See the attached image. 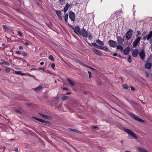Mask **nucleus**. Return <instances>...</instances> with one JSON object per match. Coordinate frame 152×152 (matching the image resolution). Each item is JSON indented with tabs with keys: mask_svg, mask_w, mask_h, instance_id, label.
<instances>
[{
	"mask_svg": "<svg viewBox=\"0 0 152 152\" xmlns=\"http://www.w3.org/2000/svg\"><path fill=\"white\" fill-rule=\"evenodd\" d=\"M137 149L140 152H148L145 149L142 148L140 147H137Z\"/></svg>",
	"mask_w": 152,
	"mask_h": 152,
	"instance_id": "19",
	"label": "nucleus"
},
{
	"mask_svg": "<svg viewBox=\"0 0 152 152\" xmlns=\"http://www.w3.org/2000/svg\"><path fill=\"white\" fill-rule=\"evenodd\" d=\"M15 151H16V152H17L18 151V148L17 147H15Z\"/></svg>",
	"mask_w": 152,
	"mask_h": 152,
	"instance_id": "54",
	"label": "nucleus"
},
{
	"mask_svg": "<svg viewBox=\"0 0 152 152\" xmlns=\"http://www.w3.org/2000/svg\"><path fill=\"white\" fill-rule=\"evenodd\" d=\"M140 101H141V103H142V104H145V103H144V102H143V101H142V100H140Z\"/></svg>",
	"mask_w": 152,
	"mask_h": 152,
	"instance_id": "64",
	"label": "nucleus"
},
{
	"mask_svg": "<svg viewBox=\"0 0 152 152\" xmlns=\"http://www.w3.org/2000/svg\"><path fill=\"white\" fill-rule=\"evenodd\" d=\"M88 73L89 75V78H91V73L90 71H88Z\"/></svg>",
	"mask_w": 152,
	"mask_h": 152,
	"instance_id": "40",
	"label": "nucleus"
},
{
	"mask_svg": "<svg viewBox=\"0 0 152 152\" xmlns=\"http://www.w3.org/2000/svg\"><path fill=\"white\" fill-rule=\"evenodd\" d=\"M76 61L77 62L79 63L82 64V65L83 64V63H82V62L80 61L78 59H77L76 60Z\"/></svg>",
	"mask_w": 152,
	"mask_h": 152,
	"instance_id": "41",
	"label": "nucleus"
},
{
	"mask_svg": "<svg viewBox=\"0 0 152 152\" xmlns=\"http://www.w3.org/2000/svg\"><path fill=\"white\" fill-rule=\"evenodd\" d=\"M4 64L6 65H7L8 66H9L10 65V64L7 62H4Z\"/></svg>",
	"mask_w": 152,
	"mask_h": 152,
	"instance_id": "47",
	"label": "nucleus"
},
{
	"mask_svg": "<svg viewBox=\"0 0 152 152\" xmlns=\"http://www.w3.org/2000/svg\"><path fill=\"white\" fill-rule=\"evenodd\" d=\"M40 64L41 65H42L44 64V62H42L40 63Z\"/></svg>",
	"mask_w": 152,
	"mask_h": 152,
	"instance_id": "58",
	"label": "nucleus"
},
{
	"mask_svg": "<svg viewBox=\"0 0 152 152\" xmlns=\"http://www.w3.org/2000/svg\"><path fill=\"white\" fill-rule=\"evenodd\" d=\"M139 55L142 60H144L145 57V50L143 49H142L141 52L139 53Z\"/></svg>",
	"mask_w": 152,
	"mask_h": 152,
	"instance_id": "8",
	"label": "nucleus"
},
{
	"mask_svg": "<svg viewBox=\"0 0 152 152\" xmlns=\"http://www.w3.org/2000/svg\"><path fill=\"white\" fill-rule=\"evenodd\" d=\"M18 33L19 34V35L21 37H22V35L21 32L20 31H18Z\"/></svg>",
	"mask_w": 152,
	"mask_h": 152,
	"instance_id": "44",
	"label": "nucleus"
},
{
	"mask_svg": "<svg viewBox=\"0 0 152 152\" xmlns=\"http://www.w3.org/2000/svg\"><path fill=\"white\" fill-rule=\"evenodd\" d=\"M67 80L69 84L72 86L74 85V82L70 79L69 78H67Z\"/></svg>",
	"mask_w": 152,
	"mask_h": 152,
	"instance_id": "20",
	"label": "nucleus"
},
{
	"mask_svg": "<svg viewBox=\"0 0 152 152\" xmlns=\"http://www.w3.org/2000/svg\"><path fill=\"white\" fill-rule=\"evenodd\" d=\"M22 55L24 56H27V54L25 52H23L22 53Z\"/></svg>",
	"mask_w": 152,
	"mask_h": 152,
	"instance_id": "45",
	"label": "nucleus"
},
{
	"mask_svg": "<svg viewBox=\"0 0 152 152\" xmlns=\"http://www.w3.org/2000/svg\"><path fill=\"white\" fill-rule=\"evenodd\" d=\"M15 53L18 54H21V52L20 51H15Z\"/></svg>",
	"mask_w": 152,
	"mask_h": 152,
	"instance_id": "50",
	"label": "nucleus"
},
{
	"mask_svg": "<svg viewBox=\"0 0 152 152\" xmlns=\"http://www.w3.org/2000/svg\"><path fill=\"white\" fill-rule=\"evenodd\" d=\"M38 114L42 117H43L45 118H48V115H46L44 114L41 113H39Z\"/></svg>",
	"mask_w": 152,
	"mask_h": 152,
	"instance_id": "24",
	"label": "nucleus"
},
{
	"mask_svg": "<svg viewBox=\"0 0 152 152\" xmlns=\"http://www.w3.org/2000/svg\"><path fill=\"white\" fill-rule=\"evenodd\" d=\"M69 6L70 5H69V4L68 3H67L66 5H65V6L64 9L63 11L64 13H65L67 11Z\"/></svg>",
	"mask_w": 152,
	"mask_h": 152,
	"instance_id": "16",
	"label": "nucleus"
},
{
	"mask_svg": "<svg viewBox=\"0 0 152 152\" xmlns=\"http://www.w3.org/2000/svg\"><path fill=\"white\" fill-rule=\"evenodd\" d=\"M68 18V14H66L65 15L64 19L66 22H67V20Z\"/></svg>",
	"mask_w": 152,
	"mask_h": 152,
	"instance_id": "26",
	"label": "nucleus"
},
{
	"mask_svg": "<svg viewBox=\"0 0 152 152\" xmlns=\"http://www.w3.org/2000/svg\"><path fill=\"white\" fill-rule=\"evenodd\" d=\"M117 38L118 43L120 45L122 44L123 41L122 38L120 36H117Z\"/></svg>",
	"mask_w": 152,
	"mask_h": 152,
	"instance_id": "14",
	"label": "nucleus"
},
{
	"mask_svg": "<svg viewBox=\"0 0 152 152\" xmlns=\"http://www.w3.org/2000/svg\"><path fill=\"white\" fill-rule=\"evenodd\" d=\"M129 115L132 117L134 119H135V120H137V121H139L140 122H144V121L140 118L137 117L136 115L132 113H130L129 114Z\"/></svg>",
	"mask_w": 152,
	"mask_h": 152,
	"instance_id": "4",
	"label": "nucleus"
},
{
	"mask_svg": "<svg viewBox=\"0 0 152 152\" xmlns=\"http://www.w3.org/2000/svg\"><path fill=\"white\" fill-rule=\"evenodd\" d=\"M15 111L16 112L18 113H23L22 112H21L20 110H15Z\"/></svg>",
	"mask_w": 152,
	"mask_h": 152,
	"instance_id": "43",
	"label": "nucleus"
},
{
	"mask_svg": "<svg viewBox=\"0 0 152 152\" xmlns=\"http://www.w3.org/2000/svg\"><path fill=\"white\" fill-rule=\"evenodd\" d=\"M69 18L72 21H75V15L74 13L72 11H70L69 13Z\"/></svg>",
	"mask_w": 152,
	"mask_h": 152,
	"instance_id": "5",
	"label": "nucleus"
},
{
	"mask_svg": "<svg viewBox=\"0 0 152 152\" xmlns=\"http://www.w3.org/2000/svg\"><path fill=\"white\" fill-rule=\"evenodd\" d=\"M5 70L6 73H9L10 71V68H7L5 69Z\"/></svg>",
	"mask_w": 152,
	"mask_h": 152,
	"instance_id": "32",
	"label": "nucleus"
},
{
	"mask_svg": "<svg viewBox=\"0 0 152 152\" xmlns=\"http://www.w3.org/2000/svg\"><path fill=\"white\" fill-rule=\"evenodd\" d=\"M141 33L140 31H137V34L136 35V37H140L139 36L141 34Z\"/></svg>",
	"mask_w": 152,
	"mask_h": 152,
	"instance_id": "31",
	"label": "nucleus"
},
{
	"mask_svg": "<svg viewBox=\"0 0 152 152\" xmlns=\"http://www.w3.org/2000/svg\"><path fill=\"white\" fill-rule=\"evenodd\" d=\"M145 75H146V77H149V74L147 72V71H145Z\"/></svg>",
	"mask_w": 152,
	"mask_h": 152,
	"instance_id": "42",
	"label": "nucleus"
},
{
	"mask_svg": "<svg viewBox=\"0 0 152 152\" xmlns=\"http://www.w3.org/2000/svg\"><path fill=\"white\" fill-rule=\"evenodd\" d=\"M108 44L111 47L115 48L117 46V42L113 40L110 39L108 42Z\"/></svg>",
	"mask_w": 152,
	"mask_h": 152,
	"instance_id": "2",
	"label": "nucleus"
},
{
	"mask_svg": "<svg viewBox=\"0 0 152 152\" xmlns=\"http://www.w3.org/2000/svg\"><path fill=\"white\" fill-rule=\"evenodd\" d=\"M152 65L151 63L149 62L147 60L145 64V68L146 69H150Z\"/></svg>",
	"mask_w": 152,
	"mask_h": 152,
	"instance_id": "10",
	"label": "nucleus"
},
{
	"mask_svg": "<svg viewBox=\"0 0 152 152\" xmlns=\"http://www.w3.org/2000/svg\"><path fill=\"white\" fill-rule=\"evenodd\" d=\"M3 27L4 30L9 29V28L6 25H3Z\"/></svg>",
	"mask_w": 152,
	"mask_h": 152,
	"instance_id": "34",
	"label": "nucleus"
},
{
	"mask_svg": "<svg viewBox=\"0 0 152 152\" xmlns=\"http://www.w3.org/2000/svg\"><path fill=\"white\" fill-rule=\"evenodd\" d=\"M97 126H95L93 127V129H95V128H97Z\"/></svg>",
	"mask_w": 152,
	"mask_h": 152,
	"instance_id": "63",
	"label": "nucleus"
},
{
	"mask_svg": "<svg viewBox=\"0 0 152 152\" xmlns=\"http://www.w3.org/2000/svg\"><path fill=\"white\" fill-rule=\"evenodd\" d=\"M69 129L70 130H71L73 132H78V131L77 129H70V128H69Z\"/></svg>",
	"mask_w": 152,
	"mask_h": 152,
	"instance_id": "35",
	"label": "nucleus"
},
{
	"mask_svg": "<svg viewBox=\"0 0 152 152\" xmlns=\"http://www.w3.org/2000/svg\"><path fill=\"white\" fill-rule=\"evenodd\" d=\"M117 49L120 50L122 51L123 50V47L121 46L118 45L117 47Z\"/></svg>",
	"mask_w": 152,
	"mask_h": 152,
	"instance_id": "25",
	"label": "nucleus"
},
{
	"mask_svg": "<svg viewBox=\"0 0 152 152\" xmlns=\"http://www.w3.org/2000/svg\"><path fill=\"white\" fill-rule=\"evenodd\" d=\"M133 31L132 29H129L127 32L126 34V38L127 40L129 39L131 37Z\"/></svg>",
	"mask_w": 152,
	"mask_h": 152,
	"instance_id": "3",
	"label": "nucleus"
},
{
	"mask_svg": "<svg viewBox=\"0 0 152 152\" xmlns=\"http://www.w3.org/2000/svg\"><path fill=\"white\" fill-rule=\"evenodd\" d=\"M63 89L64 90V91H65V90H66V91H67L68 90V89L67 88H66V87H64L63 88Z\"/></svg>",
	"mask_w": 152,
	"mask_h": 152,
	"instance_id": "53",
	"label": "nucleus"
},
{
	"mask_svg": "<svg viewBox=\"0 0 152 152\" xmlns=\"http://www.w3.org/2000/svg\"><path fill=\"white\" fill-rule=\"evenodd\" d=\"M102 49V50L104 51H108L109 50L107 48V47L105 46L103 47Z\"/></svg>",
	"mask_w": 152,
	"mask_h": 152,
	"instance_id": "28",
	"label": "nucleus"
},
{
	"mask_svg": "<svg viewBox=\"0 0 152 152\" xmlns=\"http://www.w3.org/2000/svg\"><path fill=\"white\" fill-rule=\"evenodd\" d=\"M61 15H59V16H58V17L59 19L60 20L62 21L63 20V19L62 18V17H61Z\"/></svg>",
	"mask_w": 152,
	"mask_h": 152,
	"instance_id": "46",
	"label": "nucleus"
},
{
	"mask_svg": "<svg viewBox=\"0 0 152 152\" xmlns=\"http://www.w3.org/2000/svg\"><path fill=\"white\" fill-rule=\"evenodd\" d=\"M138 53V50L137 49H135L133 51L132 53V56L134 57H136Z\"/></svg>",
	"mask_w": 152,
	"mask_h": 152,
	"instance_id": "11",
	"label": "nucleus"
},
{
	"mask_svg": "<svg viewBox=\"0 0 152 152\" xmlns=\"http://www.w3.org/2000/svg\"><path fill=\"white\" fill-rule=\"evenodd\" d=\"M146 36L147 40L148 41L152 37V31H150L149 34Z\"/></svg>",
	"mask_w": 152,
	"mask_h": 152,
	"instance_id": "17",
	"label": "nucleus"
},
{
	"mask_svg": "<svg viewBox=\"0 0 152 152\" xmlns=\"http://www.w3.org/2000/svg\"><path fill=\"white\" fill-rule=\"evenodd\" d=\"M71 93V92H67L66 93L67 94H70Z\"/></svg>",
	"mask_w": 152,
	"mask_h": 152,
	"instance_id": "62",
	"label": "nucleus"
},
{
	"mask_svg": "<svg viewBox=\"0 0 152 152\" xmlns=\"http://www.w3.org/2000/svg\"><path fill=\"white\" fill-rule=\"evenodd\" d=\"M92 45L97 48L98 47V45L95 43H92Z\"/></svg>",
	"mask_w": 152,
	"mask_h": 152,
	"instance_id": "39",
	"label": "nucleus"
},
{
	"mask_svg": "<svg viewBox=\"0 0 152 152\" xmlns=\"http://www.w3.org/2000/svg\"><path fill=\"white\" fill-rule=\"evenodd\" d=\"M2 45L3 46H5V45H6L5 43H3L2 44Z\"/></svg>",
	"mask_w": 152,
	"mask_h": 152,
	"instance_id": "60",
	"label": "nucleus"
},
{
	"mask_svg": "<svg viewBox=\"0 0 152 152\" xmlns=\"http://www.w3.org/2000/svg\"><path fill=\"white\" fill-rule=\"evenodd\" d=\"M88 38L89 39H92V35H91V33H90L88 34Z\"/></svg>",
	"mask_w": 152,
	"mask_h": 152,
	"instance_id": "38",
	"label": "nucleus"
},
{
	"mask_svg": "<svg viewBox=\"0 0 152 152\" xmlns=\"http://www.w3.org/2000/svg\"><path fill=\"white\" fill-rule=\"evenodd\" d=\"M97 48H98L99 49H101V50L102 49V46H100L98 45V47Z\"/></svg>",
	"mask_w": 152,
	"mask_h": 152,
	"instance_id": "51",
	"label": "nucleus"
},
{
	"mask_svg": "<svg viewBox=\"0 0 152 152\" xmlns=\"http://www.w3.org/2000/svg\"><path fill=\"white\" fill-rule=\"evenodd\" d=\"M55 11L57 16L61 15V10H56Z\"/></svg>",
	"mask_w": 152,
	"mask_h": 152,
	"instance_id": "23",
	"label": "nucleus"
},
{
	"mask_svg": "<svg viewBox=\"0 0 152 152\" xmlns=\"http://www.w3.org/2000/svg\"><path fill=\"white\" fill-rule=\"evenodd\" d=\"M86 67H88V68H90L93 70H94V68H93L91 67V66H86Z\"/></svg>",
	"mask_w": 152,
	"mask_h": 152,
	"instance_id": "55",
	"label": "nucleus"
},
{
	"mask_svg": "<svg viewBox=\"0 0 152 152\" xmlns=\"http://www.w3.org/2000/svg\"><path fill=\"white\" fill-rule=\"evenodd\" d=\"M122 86L124 88L126 89H128L129 88L128 85L126 84L123 85Z\"/></svg>",
	"mask_w": 152,
	"mask_h": 152,
	"instance_id": "29",
	"label": "nucleus"
},
{
	"mask_svg": "<svg viewBox=\"0 0 152 152\" xmlns=\"http://www.w3.org/2000/svg\"><path fill=\"white\" fill-rule=\"evenodd\" d=\"M23 43L24 44L27 46L29 45V43L27 42H23Z\"/></svg>",
	"mask_w": 152,
	"mask_h": 152,
	"instance_id": "48",
	"label": "nucleus"
},
{
	"mask_svg": "<svg viewBox=\"0 0 152 152\" xmlns=\"http://www.w3.org/2000/svg\"><path fill=\"white\" fill-rule=\"evenodd\" d=\"M80 33V35H82L83 37H86L88 36V33L84 28L82 29Z\"/></svg>",
	"mask_w": 152,
	"mask_h": 152,
	"instance_id": "6",
	"label": "nucleus"
},
{
	"mask_svg": "<svg viewBox=\"0 0 152 152\" xmlns=\"http://www.w3.org/2000/svg\"><path fill=\"white\" fill-rule=\"evenodd\" d=\"M15 73L17 75H26V74L22 73L21 71H15Z\"/></svg>",
	"mask_w": 152,
	"mask_h": 152,
	"instance_id": "21",
	"label": "nucleus"
},
{
	"mask_svg": "<svg viewBox=\"0 0 152 152\" xmlns=\"http://www.w3.org/2000/svg\"><path fill=\"white\" fill-rule=\"evenodd\" d=\"M117 55V54L116 53H114L113 54V56H116Z\"/></svg>",
	"mask_w": 152,
	"mask_h": 152,
	"instance_id": "57",
	"label": "nucleus"
},
{
	"mask_svg": "<svg viewBox=\"0 0 152 152\" xmlns=\"http://www.w3.org/2000/svg\"><path fill=\"white\" fill-rule=\"evenodd\" d=\"M26 105H28V106H30L31 105V104L30 103H27L26 104Z\"/></svg>",
	"mask_w": 152,
	"mask_h": 152,
	"instance_id": "59",
	"label": "nucleus"
},
{
	"mask_svg": "<svg viewBox=\"0 0 152 152\" xmlns=\"http://www.w3.org/2000/svg\"><path fill=\"white\" fill-rule=\"evenodd\" d=\"M146 36L144 37H143L142 39L144 41H145L146 40Z\"/></svg>",
	"mask_w": 152,
	"mask_h": 152,
	"instance_id": "56",
	"label": "nucleus"
},
{
	"mask_svg": "<svg viewBox=\"0 0 152 152\" xmlns=\"http://www.w3.org/2000/svg\"><path fill=\"white\" fill-rule=\"evenodd\" d=\"M92 50L96 54L99 56H101L102 55V53L96 49L93 48H92Z\"/></svg>",
	"mask_w": 152,
	"mask_h": 152,
	"instance_id": "15",
	"label": "nucleus"
},
{
	"mask_svg": "<svg viewBox=\"0 0 152 152\" xmlns=\"http://www.w3.org/2000/svg\"><path fill=\"white\" fill-rule=\"evenodd\" d=\"M96 42L99 45L103 46L104 45V43L99 39L96 40Z\"/></svg>",
	"mask_w": 152,
	"mask_h": 152,
	"instance_id": "22",
	"label": "nucleus"
},
{
	"mask_svg": "<svg viewBox=\"0 0 152 152\" xmlns=\"http://www.w3.org/2000/svg\"><path fill=\"white\" fill-rule=\"evenodd\" d=\"M55 66V64L54 63H53L51 64V66L53 70H54V67Z\"/></svg>",
	"mask_w": 152,
	"mask_h": 152,
	"instance_id": "36",
	"label": "nucleus"
},
{
	"mask_svg": "<svg viewBox=\"0 0 152 152\" xmlns=\"http://www.w3.org/2000/svg\"><path fill=\"white\" fill-rule=\"evenodd\" d=\"M65 0H59V3L61 5H63L64 4Z\"/></svg>",
	"mask_w": 152,
	"mask_h": 152,
	"instance_id": "30",
	"label": "nucleus"
},
{
	"mask_svg": "<svg viewBox=\"0 0 152 152\" xmlns=\"http://www.w3.org/2000/svg\"><path fill=\"white\" fill-rule=\"evenodd\" d=\"M48 58L52 61H54L55 59L53 56L52 55H50L48 57Z\"/></svg>",
	"mask_w": 152,
	"mask_h": 152,
	"instance_id": "27",
	"label": "nucleus"
},
{
	"mask_svg": "<svg viewBox=\"0 0 152 152\" xmlns=\"http://www.w3.org/2000/svg\"><path fill=\"white\" fill-rule=\"evenodd\" d=\"M32 118L34 119H35L41 122V123L47 124H48L47 121L34 117H33Z\"/></svg>",
	"mask_w": 152,
	"mask_h": 152,
	"instance_id": "13",
	"label": "nucleus"
},
{
	"mask_svg": "<svg viewBox=\"0 0 152 152\" xmlns=\"http://www.w3.org/2000/svg\"><path fill=\"white\" fill-rule=\"evenodd\" d=\"M124 130L125 132H127L129 134L131 135L134 138H137V137L135 134L134 133L132 132L131 131L130 129H128L124 128Z\"/></svg>",
	"mask_w": 152,
	"mask_h": 152,
	"instance_id": "1",
	"label": "nucleus"
},
{
	"mask_svg": "<svg viewBox=\"0 0 152 152\" xmlns=\"http://www.w3.org/2000/svg\"><path fill=\"white\" fill-rule=\"evenodd\" d=\"M131 88L132 90L134 91L135 90V89L134 87L132 86H131Z\"/></svg>",
	"mask_w": 152,
	"mask_h": 152,
	"instance_id": "49",
	"label": "nucleus"
},
{
	"mask_svg": "<svg viewBox=\"0 0 152 152\" xmlns=\"http://www.w3.org/2000/svg\"><path fill=\"white\" fill-rule=\"evenodd\" d=\"M19 48L20 49V50H22L23 49V48L22 46H19Z\"/></svg>",
	"mask_w": 152,
	"mask_h": 152,
	"instance_id": "52",
	"label": "nucleus"
},
{
	"mask_svg": "<svg viewBox=\"0 0 152 152\" xmlns=\"http://www.w3.org/2000/svg\"><path fill=\"white\" fill-rule=\"evenodd\" d=\"M42 88V87L41 86H39L36 88H33L32 89L36 92H38Z\"/></svg>",
	"mask_w": 152,
	"mask_h": 152,
	"instance_id": "18",
	"label": "nucleus"
},
{
	"mask_svg": "<svg viewBox=\"0 0 152 152\" xmlns=\"http://www.w3.org/2000/svg\"><path fill=\"white\" fill-rule=\"evenodd\" d=\"M141 37H137L134 41L133 42V46L134 47H136L140 42L141 39Z\"/></svg>",
	"mask_w": 152,
	"mask_h": 152,
	"instance_id": "9",
	"label": "nucleus"
},
{
	"mask_svg": "<svg viewBox=\"0 0 152 152\" xmlns=\"http://www.w3.org/2000/svg\"><path fill=\"white\" fill-rule=\"evenodd\" d=\"M130 50V48L129 47L126 48L123 50V53L125 55H127L129 54V51Z\"/></svg>",
	"mask_w": 152,
	"mask_h": 152,
	"instance_id": "12",
	"label": "nucleus"
},
{
	"mask_svg": "<svg viewBox=\"0 0 152 152\" xmlns=\"http://www.w3.org/2000/svg\"><path fill=\"white\" fill-rule=\"evenodd\" d=\"M74 30V32L78 35H80L81 30L80 28L78 26H76L75 28H73Z\"/></svg>",
	"mask_w": 152,
	"mask_h": 152,
	"instance_id": "7",
	"label": "nucleus"
},
{
	"mask_svg": "<svg viewBox=\"0 0 152 152\" xmlns=\"http://www.w3.org/2000/svg\"><path fill=\"white\" fill-rule=\"evenodd\" d=\"M39 69H41L43 70H44V68H42V67L39 68Z\"/></svg>",
	"mask_w": 152,
	"mask_h": 152,
	"instance_id": "61",
	"label": "nucleus"
},
{
	"mask_svg": "<svg viewBox=\"0 0 152 152\" xmlns=\"http://www.w3.org/2000/svg\"><path fill=\"white\" fill-rule=\"evenodd\" d=\"M128 56H129V57H128V61L129 62L131 63L132 62V60L131 59V56L130 55H129Z\"/></svg>",
	"mask_w": 152,
	"mask_h": 152,
	"instance_id": "37",
	"label": "nucleus"
},
{
	"mask_svg": "<svg viewBox=\"0 0 152 152\" xmlns=\"http://www.w3.org/2000/svg\"><path fill=\"white\" fill-rule=\"evenodd\" d=\"M68 98V96H64L62 97V100L63 101H64L65 100L67 99Z\"/></svg>",
	"mask_w": 152,
	"mask_h": 152,
	"instance_id": "33",
	"label": "nucleus"
}]
</instances>
